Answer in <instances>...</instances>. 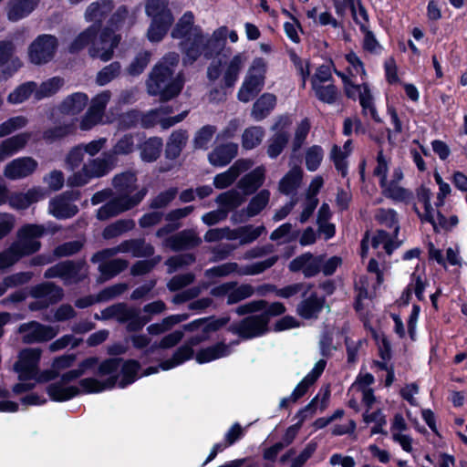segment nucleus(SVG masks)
I'll list each match as a JSON object with an SVG mask.
<instances>
[{
	"label": "nucleus",
	"mask_w": 467,
	"mask_h": 467,
	"mask_svg": "<svg viewBox=\"0 0 467 467\" xmlns=\"http://www.w3.org/2000/svg\"><path fill=\"white\" fill-rule=\"evenodd\" d=\"M119 42L120 36L116 35L111 27L106 26L99 33V25H90L73 39L68 46V52L78 54L88 47L90 57L107 62L113 57Z\"/></svg>",
	"instance_id": "obj_1"
},
{
	"label": "nucleus",
	"mask_w": 467,
	"mask_h": 467,
	"mask_svg": "<svg viewBox=\"0 0 467 467\" xmlns=\"http://www.w3.org/2000/svg\"><path fill=\"white\" fill-rule=\"evenodd\" d=\"M173 74L164 64H155L146 80L148 93L150 96H159L161 102L176 98L183 88L184 79L182 74L175 78Z\"/></svg>",
	"instance_id": "obj_2"
},
{
	"label": "nucleus",
	"mask_w": 467,
	"mask_h": 467,
	"mask_svg": "<svg viewBox=\"0 0 467 467\" xmlns=\"http://www.w3.org/2000/svg\"><path fill=\"white\" fill-rule=\"evenodd\" d=\"M57 38L49 34L37 36L28 47L29 61L36 66L50 62L57 50Z\"/></svg>",
	"instance_id": "obj_3"
},
{
	"label": "nucleus",
	"mask_w": 467,
	"mask_h": 467,
	"mask_svg": "<svg viewBox=\"0 0 467 467\" xmlns=\"http://www.w3.org/2000/svg\"><path fill=\"white\" fill-rule=\"evenodd\" d=\"M227 330L238 335L242 339L248 340L264 336L268 332V326L263 316L258 314L250 315L239 322L233 323L227 327Z\"/></svg>",
	"instance_id": "obj_4"
},
{
	"label": "nucleus",
	"mask_w": 467,
	"mask_h": 467,
	"mask_svg": "<svg viewBox=\"0 0 467 467\" xmlns=\"http://www.w3.org/2000/svg\"><path fill=\"white\" fill-rule=\"evenodd\" d=\"M41 358V350L38 348H26L20 352L19 359L15 363V370L18 373L21 381L33 379L37 372Z\"/></svg>",
	"instance_id": "obj_5"
},
{
	"label": "nucleus",
	"mask_w": 467,
	"mask_h": 467,
	"mask_svg": "<svg viewBox=\"0 0 467 467\" xmlns=\"http://www.w3.org/2000/svg\"><path fill=\"white\" fill-rule=\"evenodd\" d=\"M18 333L23 335L24 343L34 344L53 339L57 331L50 326L43 325L37 321H30L21 324L18 327Z\"/></svg>",
	"instance_id": "obj_6"
},
{
	"label": "nucleus",
	"mask_w": 467,
	"mask_h": 467,
	"mask_svg": "<svg viewBox=\"0 0 467 467\" xmlns=\"http://www.w3.org/2000/svg\"><path fill=\"white\" fill-rule=\"evenodd\" d=\"M323 255H314L310 252L304 253L294 258L288 265L292 273L302 272L306 278L316 276L321 272Z\"/></svg>",
	"instance_id": "obj_7"
},
{
	"label": "nucleus",
	"mask_w": 467,
	"mask_h": 467,
	"mask_svg": "<svg viewBox=\"0 0 467 467\" xmlns=\"http://www.w3.org/2000/svg\"><path fill=\"white\" fill-rule=\"evenodd\" d=\"M180 47L183 54L184 65H192L196 62L203 55V33L202 28L199 26H195L192 35L181 41Z\"/></svg>",
	"instance_id": "obj_8"
},
{
	"label": "nucleus",
	"mask_w": 467,
	"mask_h": 467,
	"mask_svg": "<svg viewBox=\"0 0 467 467\" xmlns=\"http://www.w3.org/2000/svg\"><path fill=\"white\" fill-rule=\"evenodd\" d=\"M127 287L128 286L125 283L112 285L110 286L101 289L96 295V296L89 295L78 298L75 301V306L78 308L83 309L94 305L97 302L109 301L122 295L126 291Z\"/></svg>",
	"instance_id": "obj_9"
},
{
	"label": "nucleus",
	"mask_w": 467,
	"mask_h": 467,
	"mask_svg": "<svg viewBox=\"0 0 467 467\" xmlns=\"http://www.w3.org/2000/svg\"><path fill=\"white\" fill-rule=\"evenodd\" d=\"M296 306L297 315L305 320L317 319L326 305V296L312 292Z\"/></svg>",
	"instance_id": "obj_10"
},
{
	"label": "nucleus",
	"mask_w": 467,
	"mask_h": 467,
	"mask_svg": "<svg viewBox=\"0 0 467 467\" xmlns=\"http://www.w3.org/2000/svg\"><path fill=\"white\" fill-rule=\"evenodd\" d=\"M202 243L201 238L194 230H182L165 240V245L174 252H181L193 249Z\"/></svg>",
	"instance_id": "obj_11"
},
{
	"label": "nucleus",
	"mask_w": 467,
	"mask_h": 467,
	"mask_svg": "<svg viewBox=\"0 0 467 467\" xmlns=\"http://www.w3.org/2000/svg\"><path fill=\"white\" fill-rule=\"evenodd\" d=\"M83 265V261L75 262L72 260H67L59 262L57 265L47 268L44 273V277L47 279L60 277L64 279L80 280L78 275Z\"/></svg>",
	"instance_id": "obj_12"
},
{
	"label": "nucleus",
	"mask_w": 467,
	"mask_h": 467,
	"mask_svg": "<svg viewBox=\"0 0 467 467\" xmlns=\"http://www.w3.org/2000/svg\"><path fill=\"white\" fill-rule=\"evenodd\" d=\"M151 18L150 25L148 28L147 36L150 42H160L167 35L170 30L174 17L171 11L150 16Z\"/></svg>",
	"instance_id": "obj_13"
},
{
	"label": "nucleus",
	"mask_w": 467,
	"mask_h": 467,
	"mask_svg": "<svg viewBox=\"0 0 467 467\" xmlns=\"http://www.w3.org/2000/svg\"><path fill=\"white\" fill-rule=\"evenodd\" d=\"M264 86L265 76L263 74H253L249 71L238 90L237 99L241 102L247 103L258 96Z\"/></svg>",
	"instance_id": "obj_14"
},
{
	"label": "nucleus",
	"mask_w": 467,
	"mask_h": 467,
	"mask_svg": "<svg viewBox=\"0 0 467 467\" xmlns=\"http://www.w3.org/2000/svg\"><path fill=\"white\" fill-rule=\"evenodd\" d=\"M270 200V192L267 189H263L254 196L251 198L245 209H243L238 213L234 214L235 221L243 223L247 218L258 215L268 204Z\"/></svg>",
	"instance_id": "obj_15"
},
{
	"label": "nucleus",
	"mask_w": 467,
	"mask_h": 467,
	"mask_svg": "<svg viewBox=\"0 0 467 467\" xmlns=\"http://www.w3.org/2000/svg\"><path fill=\"white\" fill-rule=\"evenodd\" d=\"M37 165L32 157L17 158L6 165L5 175L11 180L26 178L36 170Z\"/></svg>",
	"instance_id": "obj_16"
},
{
	"label": "nucleus",
	"mask_w": 467,
	"mask_h": 467,
	"mask_svg": "<svg viewBox=\"0 0 467 467\" xmlns=\"http://www.w3.org/2000/svg\"><path fill=\"white\" fill-rule=\"evenodd\" d=\"M230 317H216L210 316L194 319L183 325V330L187 332H193L202 327V332H216L225 327L230 322Z\"/></svg>",
	"instance_id": "obj_17"
},
{
	"label": "nucleus",
	"mask_w": 467,
	"mask_h": 467,
	"mask_svg": "<svg viewBox=\"0 0 467 467\" xmlns=\"http://www.w3.org/2000/svg\"><path fill=\"white\" fill-rule=\"evenodd\" d=\"M114 9V2L112 0H98L91 3L85 13L87 21L92 22V25H99V33L103 28V21L109 16Z\"/></svg>",
	"instance_id": "obj_18"
},
{
	"label": "nucleus",
	"mask_w": 467,
	"mask_h": 467,
	"mask_svg": "<svg viewBox=\"0 0 467 467\" xmlns=\"http://www.w3.org/2000/svg\"><path fill=\"white\" fill-rule=\"evenodd\" d=\"M237 152V144L234 142L221 144L208 154V161L214 167H224L236 157Z\"/></svg>",
	"instance_id": "obj_19"
},
{
	"label": "nucleus",
	"mask_w": 467,
	"mask_h": 467,
	"mask_svg": "<svg viewBox=\"0 0 467 467\" xmlns=\"http://www.w3.org/2000/svg\"><path fill=\"white\" fill-rule=\"evenodd\" d=\"M265 181V168L263 165L257 166L250 172L244 175L238 182L237 186L244 195H251L257 192Z\"/></svg>",
	"instance_id": "obj_20"
},
{
	"label": "nucleus",
	"mask_w": 467,
	"mask_h": 467,
	"mask_svg": "<svg viewBox=\"0 0 467 467\" xmlns=\"http://www.w3.org/2000/svg\"><path fill=\"white\" fill-rule=\"evenodd\" d=\"M30 295L36 299H45L48 305H54L62 300L64 292L59 285L46 282L33 286Z\"/></svg>",
	"instance_id": "obj_21"
},
{
	"label": "nucleus",
	"mask_w": 467,
	"mask_h": 467,
	"mask_svg": "<svg viewBox=\"0 0 467 467\" xmlns=\"http://www.w3.org/2000/svg\"><path fill=\"white\" fill-rule=\"evenodd\" d=\"M244 61V57L241 53H238L232 57L226 66L225 71L221 80L220 88L222 89L226 90L233 88L235 86L239 78V75L243 69Z\"/></svg>",
	"instance_id": "obj_22"
},
{
	"label": "nucleus",
	"mask_w": 467,
	"mask_h": 467,
	"mask_svg": "<svg viewBox=\"0 0 467 467\" xmlns=\"http://www.w3.org/2000/svg\"><path fill=\"white\" fill-rule=\"evenodd\" d=\"M138 149L141 161L151 163L160 158L163 150V140L158 136L150 137L141 141Z\"/></svg>",
	"instance_id": "obj_23"
},
{
	"label": "nucleus",
	"mask_w": 467,
	"mask_h": 467,
	"mask_svg": "<svg viewBox=\"0 0 467 467\" xmlns=\"http://www.w3.org/2000/svg\"><path fill=\"white\" fill-rule=\"evenodd\" d=\"M38 4L39 0H10L7 8L8 20L17 22L27 17Z\"/></svg>",
	"instance_id": "obj_24"
},
{
	"label": "nucleus",
	"mask_w": 467,
	"mask_h": 467,
	"mask_svg": "<svg viewBox=\"0 0 467 467\" xmlns=\"http://www.w3.org/2000/svg\"><path fill=\"white\" fill-rule=\"evenodd\" d=\"M88 102V97L83 92H75L66 97L58 106L62 114L75 116L83 111Z\"/></svg>",
	"instance_id": "obj_25"
},
{
	"label": "nucleus",
	"mask_w": 467,
	"mask_h": 467,
	"mask_svg": "<svg viewBox=\"0 0 467 467\" xmlns=\"http://www.w3.org/2000/svg\"><path fill=\"white\" fill-rule=\"evenodd\" d=\"M46 392L52 401L65 402L78 396L80 389L77 386H65L61 381H57L47 385Z\"/></svg>",
	"instance_id": "obj_26"
},
{
	"label": "nucleus",
	"mask_w": 467,
	"mask_h": 467,
	"mask_svg": "<svg viewBox=\"0 0 467 467\" xmlns=\"http://www.w3.org/2000/svg\"><path fill=\"white\" fill-rule=\"evenodd\" d=\"M415 212L421 219V221L431 223L435 232H440L441 230L449 231L456 226L459 223L458 217L456 215H451L450 218H446L441 213H435L434 210L431 213L421 214L418 205L415 207Z\"/></svg>",
	"instance_id": "obj_27"
},
{
	"label": "nucleus",
	"mask_w": 467,
	"mask_h": 467,
	"mask_svg": "<svg viewBox=\"0 0 467 467\" xmlns=\"http://www.w3.org/2000/svg\"><path fill=\"white\" fill-rule=\"evenodd\" d=\"M31 138L29 132H23L4 140L0 144V160L11 157L25 148Z\"/></svg>",
	"instance_id": "obj_28"
},
{
	"label": "nucleus",
	"mask_w": 467,
	"mask_h": 467,
	"mask_svg": "<svg viewBox=\"0 0 467 467\" xmlns=\"http://www.w3.org/2000/svg\"><path fill=\"white\" fill-rule=\"evenodd\" d=\"M188 134L186 130H180L173 131L165 146L164 155L169 161H174L180 157L183 148L186 146Z\"/></svg>",
	"instance_id": "obj_29"
},
{
	"label": "nucleus",
	"mask_w": 467,
	"mask_h": 467,
	"mask_svg": "<svg viewBox=\"0 0 467 467\" xmlns=\"http://www.w3.org/2000/svg\"><path fill=\"white\" fill-rule=\"evenodd\" d=\"M276 105V97L272 93L262 94L254 103L251 115L256 121L265 119Z\"/></svg>",
	"instance_id": "obj_30"
},
{
	"label": "nucleus",
	"mask_w": 467,
	"mask_h": 467,
	"mask_svg": "<svg viewBox=\"0 0 467 467\" xmlns=\"http://www.w3.org/2000/svg\"><path fill=\"white\" fill-rule=\"evenodd\" d=\"M229 354V347L224 342L221 341L198 350L195 355V359L199 364H205L227 357Z\"/></svg>",
	"instance_id": "obj_31"
},
{
	"label": "nucleus",
	"mask_w": 467,
	"mask_h": 467,
	"mask_svg": "<svg viewBox=\"0 0 467 467\" xmlns=\"http://www.w3.org/2000/svg\"><path fill=\"white\" fill-rule=\"evenodd\" d=\"M194 16L192 12H185L177 21L171 32V36L174 39L184 40L191 36L192 31L194 32Z\"/></svg>",
	"instance_id": "obj_32"
},
{
	"label": "nucleus",
	"mask_w": 467,
	"mask_h": 467,
	"mask_svg": "<svg viewBox=\"0 0 467 467\" xmlns=\"http://www.w3.org/2000/svg\"><path fill=\"white\" fill-rule=\"evenodd\" d=\"M120 368L121 378L119 381V388L125 389L133 384L140 377L138 376L141 366L136 359L123 360Z\"/></svg>",
	"instance_id": "obj_33"
},
{
	"label": "nucleus",
	"mask_w": 467,
	"mask_h": 467,
	"mask_svg": "<svg viewBox=\"0 0 467 467\" xmlns=\"http://www.w3.org/2000/svg\"><path fill=\"white\" fill-rule=\"evenodd\" d=\"M303 178V171L300 167H294L288 171L279 181L278 190L285 195H289L300 185Z\"/></svg>",
	"instance_id": "obj_34"
},
{
	"label": "nucleus",
	"mask_w": 467,
	"mask_h": 467,
	"mask_svg": "<svg viewBox=\"0 0 467 467\" xmlns=\"http://www.w3.org/2000/svg\"><path fill=\"white\" fill-rule=\"evenodd\" d=\"M49 205L51 214L58 220L72 218L78 213L76 204L69 203L63 198L52 200Z\"/></svg>",
	"instance_id": "obj_35"
},
{
	"label": "nucleus",
	"mask_w": 467,
	"mask_h": 467,
	"mask_svg": "<svg viewBox=\"0 0 467 467\" xmlns=\"http://www.w3.org/2000/svg\"><path fill=\"white\" fill-rule=\"evenodd\" d=\"M288 131L275 132L268 140L266 153L270 159H276L284 151L289 142Z\"/></svg>",
	"instance_id": "obj_36"
},
{
	"label": "nucleus",
	"mask_w": 467,
	"mask_h": 467,
	"mask_svg": "<svg viewBox=\"0 0 467 467\" xmlns=\"http://www.w3.org/2000/svg\"><path fill=\"white\" fill-rule=\"evenodd\" d=\"M265 131L261 126L246 128L242 135V146L244 150H253L259 146L265 137Z\"/></svg>",
	"instance_id": "obj_37"
},
{
	"label": "nucleus",
	"mask_w": 467,
	"mask_h": 467,
	"mask_svg": "<svg viewBox=\"0 0 467 467\" xmlns=\"http://www.w3.org/2000/svg\"><path fill=\"white\" fill-rule=\"evenodd\" d=\"M37 85L34 81H27L17 86L8 96L7 102L20 104L27 100L33 93H36Z\"/></svg>",
	"instance_id": "obj_38"
},
{
	"label": "nucleus",
	"mask_w": 467,
	"mask_h": 467,
	"mask_svg": "<svg viewBox=\"0 0 467 467\" xmlns=\"http://www.w3.org/2000/svg\"><path fill=\"white\" fill-rule=\"evenodd\" d=\"M216 202L220 205L222 210L228 211L236 209L239 207L244 201L242 194L235 189H231L224 192L220 193L216 197Z\"/></svg>",
	"instance_id": "obj_39"
},
{
	"label": "nucleus",
	"mask_w": 467,
	"mask_h": 467,
	"mask_svg": "<svg viewBox=\"0 0 467 467\" xmlns=\"http://www.w3.org/2000/svg\"><path fill=\"white\" fill-rule=\"evenodd\" d=\"M64 83V78L61 77H52L43 81L39 88H36L35 99L40 100L55 95L63 87Z\"/></svg>",
	"instance_id": "obj_40"
},
{
	"label": "nucleus",
	"mask_w": 467,
	"mask_h": 467,
	"mask_svg": "<svg viewBox=\"0 0 467 467\" xmlns=\"http://www.w3.org/2000/svg\"><path fill=\"white\" fill-rule=\"evenodd\" d=\"M74 132L72 124H62L45 130L42 133V139L47 144H52L61 140Z\"/></svg>",
	"instance_id": "obj_41"
},
{
	"label": "nucleus",
	"mask_w": 467,
	"mask_h": 467,
	"mask_svg": "<svg viewBox=\"0 0 467 467\" xmlns=\"http://www.w3.org/2000/svg\"><path fill=\"white\" fill-rule=\"evenodd\" d=\"M146 195V190L142 189L133 195L119 194L114 200L120 213L131 210L139 205Z\"/></svg>",
	"instance_id": "obj_42"
},
{
	"label": "nucleus",
	"mask_w": 467,
	"mask_h": 467,
	"mask_svg": "<svg viewBox=\"0 0 467 467\" xmlns=\"http://www.w3.org/2000/svg\"><path fill=\"white\" fill-rule=\"evenodd\" d=\"M232 50L230 47L225 48L218 42H215L212 37H203V57L205 59H213L221 56L223 58H227L231 55Z\"/></svg>",
	"instance_id": "obj_43"
},
{
	"label": "nucleus",
	"mask_w": 467,
	"mask_h": 467,
	"mask_svg": "<svg viewBox=\"0 0 467 467\" xmlns=\"http://www.w3.org/2000/svg\"><path fill=\"white\" fill-rule=\"evenodd\" d=\"M151 57V53L148 50L139 52L129 67L126 68V73L131 77H138L143 73L149 65Z\"/></svg>",
	"instance_id": "obj_44"
},
{
	"label": "nucleus",
	"mask_w": 467,
	"mask_h": 467,
	"mask_svg": "<svg viewBox=\"0 0 467 467\" xmlns=\"http://www.w3.org/2000/svg\"><path fill=\"white\" fill-rule=\"evenodd\" d=\"M312 88L314 89L318 100L327 104H334L337 101L338 90L334 84L327 86L317 85L316 80L313 79Z\"/></svg>",
	"instance_id": "obj_45"
},
{
	"label": "nucleus",
	"mask_w": 467,
	"mask_h": 467,
	"mask_svg": "<svg viewBox=\"0 0 467 467\" xmlns=\"http://www.w3.org/2000/svg\"><path fill=\"white\" fill-rule=\"evenodd\" d=\"M121 72V65L119 61H113L109 65L102 67L96 77V83L99 86H106L113 79L118 78Z\"/></svg>",
	"instance_id": "obj_46"
},
{
	"label": "nucleus",
	"mask_w": 467,
	"mask_h": 467,
	"mask_svg": "<svg viewBox=\"0 0 467 467\" xmlns=\"http://www.w3.org/2000/svg\"><path fill=\"white\" fill-rule=\"evenodd\" d=\"M277 255H273L264 261L256 262L241 267L239 275H255L264 273L276 264Z\"/></svg>",
	"instance_id": "obj_47"
},
{
	"label": "nucleus",
	"mask_w": 467,
	"mask_h": 467,
	"mask_svg": "<svg viewBox=\"0 0 467 467\" xmlns=\"http://www.w3.org/2000/svg\"><path fill=\"white\" fill-rule=\"evenodd\" d=\"M216 128L213 125H205L198 130L193 138L194 150H208Z\"/></svg>",
	"instance_id": "obj_48"
},
{
	"label": "nucleus",
	"mask_w": 467,
	"mask_h": 467,
	"mask_svg": "<svg viewBox=\"0 0 467 467\" xmlns=\"http://www.w3.org/2000/svg\"><path fill=\"white\" fill-rule=\"evenodd\" d=\"M111 169V163L105 159H94L88 164L84 165V171H88L91 179L103 177L107 175Z\"/></svg>",
	"instance_id": "obj_49"
},
{
	"label": "nucleus",
	"mask_w": 467,
	"mask_h": 467,
	"mask_svg": "<svg viewBox=\"0 0 467 467\" xmlns=\"http://www.w3.org/2000/svg\"><path fill=\"white\" fill-rule=\"evenodd\" d=\"M127 267V261L123 259H114L106 263H102L99 266V270L104 280H109L124 271Z\"/></svg>",
	"instance_id": "obj_50"
},
{
	"label": "nucleus",
	"mask_w": 467,
	"mask_h": 467,
	"mask_svg": "<svg viewBox=\"0 0 467 467\" xmlns=\"http://www.w3.org/2000/svg\"><path fill=\"white\" fill-rule=\"evenodd\" d=\"M265 229L264 225L254 227L253 224H247L236 228L235 232L240 237V244H247L258 239Z\"/></svg>",
	"instance_id": "obj_51"
},
{
	"label": "nucleus",
	"mask_w": 467,
	"mask_h": 467,
	"mask_svg": "<svg viewBox=\"0 0 467 467\" xmlns=\"http://www.w3.org/2000/svg\"><path fill=\"white\" fill-rule=\"evenodd\" d=\"M324 150L319 145H313L306 151V167L309 171H316L323 160Z\"/></svg>",
	"instance_id": "obj_52"
},
{
	"label": "nucleus",
	"mask_w": 467,
	"mask_h": 467,
	"mask_svg": "<svg viewBox=\"0 0 467 467\" xmlns=\"http://www.w3.org/2000/svg\"><path fill=\"white\" fill-rule=\"evenodd\" d=\"M18 242L12 244L20 259L39 251L41 243L37 240L18 238Z\"/></svg>",
	"instance_id": "obj_53"
},
{
	"label": "nucleus",
	"mask_w": 467,
	"mask_h": 467,
	"mask_svg": "<svg viewBox=\"0 0 467 467\" xmlns=\"http://www.w3.org/2000/svg\"><path fill=\"white\" fill-rule=\"evenodd\" d=\"M239 271H241V267L237 263L228 262L207 269L205 275L208 277H223L233 273L239 275Z\"/></svg>",
	"instance_id": "obj_54"
},
{
	"label": "nucleus",
	"mask_w": 467,
	"mask_h": 467,
	"mask_svg": "<svg viewBox=\"0 0 467 467\" xmlns=\"http://www.w3.org/2000/svg\"><path fill=\"white\" fill-rule=\"evenodd\" d=\"M299 234L298 230L293 231V226L290 223H285L271 233L270 239L272 241H278L282 238H286L285 242L290 243L296 241Z\"/></svg>",
	"instance_id": "obj_55"
},
{
	"label": "nucleus",
	"mask_w": 467,
	"mask_h": 467,
	"mask_svg": "<svg viewBox=\"0 0 467 467\" xmlns=\"http://www.w3.org/2000/svg\"><path fill=\"white\" fill-rule=\"evenodd\" d=\"M140 111L130 109L121 113L118 118V129L119 130H128L136 128L140 123Z\"/></svg>",
	"instance_id": "obj_56"
},
{
	"label": "nucleus",
	"mask_w": 467,
	"mask_h": 467,
	"mask_svg": "<svg viewBox=\"0 0 467 467\" xmlns=\"http://www.w3.org/2000/svg\"><path fill=\"white\" fill-rule=\"evenodd\" d=\"M382 188V192L387 198H391L397 201H405L409 198V190L400 187L399 183L395 181H387V183Z\"/></svg>",
	"instance_id": "obj_57"
},
{
	"label": "nucleus",
	"mask_w": 467,
	"mask_h": 467,
	"mask_svg": "<svg viewBox=\"0 0 467 467\" xmlns=\"http://www.w3.org/2000/svg\"><path fill=\"white\" fill-rule=\"evenodd\" d=\"M348 152H345L337 145H334L331 149V160L334 163L336 170L341 174L343 178L348 175V161H346Z\"/></svg>",
	"instance_id": "obj_58"
},
{
	"label": "nucleus",
	"mask_w": 467,
	"mask_h": 467,
	"mask_svg": "<svg viewBox=\"0 0 467 467\" xmlns=\"http://www.w3.org/2000/svg\"><path fill=\"white\" fill-rule=\"evenodd\" d=\"M254 292V287L249 284H243L239 286H235L229 292L227 305L239 303L240 301L252 296Z\"/></svg>",
	"instance_id": "obj_59"
},
{
	"label": "nucleus",
	"mask_w": 467,
	"mask_h": 467,
	"mask_svg": "<svg viewBox=\"0 0 467 467\" xmlns=\"http://www.w3.org/2000/svg\"><path fill=\"white\" fill-rule=\"evenodd\" d=\"M177 193L178 189L176 187H171L168 190L161 192L151 200L150 208L161 209L166 207L175 199Z\"/></svg>",
	"instance_id": "obj_60"
},
{
	"label": "nucleus",
	"mask_w": 467,
	"mask_h": 467,
	"mask_svg": "<svg viewBox=\"0 0 467 467\" xmlns=\"http://www.w3.org/2000/svg\"><path fill=\"white\" fill-rule=\"evenodd\" d=\"M160 255L146 260L137 261L132 265L130 274L134 276L144 275L150 273L160 263Z\"/></svg>",
	"instance_id": "obj_61"
},
{
	"label": "nucleus",
	"mask_w": 467,
	"mask_h": 467,
	"mask_svg": "<svg viewBox=\"0 0 467 467\" xmlns=\"http://www.w3.org/2000/svg\"><path fill=\"white\" fill-rule=\"evenodd\" d=\"M27 123V119L24 116H16L9 118L0 124V138H4L16 130L24 128Z\"/></svg>",
	"instance_id": "obj_62"
},
{
	"label": "nucleus",
	"mask_w": 467,
	"mask_h": 467,
	"mask_svg": "<svg viewBox=\"0 0 467 467\" xmlns=\"http://www.w3.org/2000/svg\"><path fill=\"white\" fill-rule=\"evenodd\" d=\"M84 246L83 242L79 240L65 242L57 245L54 249V255L56 257L71 256L78 254Z\"/></svg>",
	"instance_id": "obj_63"
},
{
	"label": "nucleus",
	"mask_w": 467,
	"mask_h": 467,
	"mask_svg": "<svg viewBox=\"0 0 467 467\" xmlns=\"http://www.w3.org/2000/svg\"><path fill=\"white\" fill-rule=\"evenodd\" d=\"M135 143L132 133H126L114 144L112 150L116 155H129L134 151Z\"/></svg>",
	"instance_id": "obj_64"
}]
</instances>
